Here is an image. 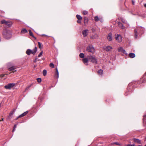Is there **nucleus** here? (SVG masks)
<instances>
[{
  "label": "nucleus",
  "instance_id": "bb28decb",
  "mask_svg": "<svg viewBox=\"0 0 146 146\" xmlns=\"http://www.w3.org/2000/svg\"><path fill=\"white\" fill-rule=\"evenodd\" d=\"M46 73H47V71L46 70H43V75L44 76H45L46 75Z\"/></svg>",
  "mask_w": 146,
  "mask_h": 146
},
{
  "label": "nucleus",
  "instance_id": "412c9836",
  "mask_svg": "<svg viewBox=\"0 0 146 146\" xmlns=\"http://www.w3.org/2000/svg\"><path fill=\"white\" fill-rule=\"evenodd\" d=\"M118 25L120 27H121L122 29H125V27L123 26V25L120 23H118Z\"/></svg>",
  "mask_w": 146,
  "mask_h": 146
},
{
  "label": "nucleus",
  "instance_id": "2f4dec72",
  "mask_svg": "<svg viewBox=\"0 0 146 146\" xmlns=\"http://www.w3.org/2000/svg\"><path fill=\"white\" fill-rule=\"evenodd\" d=\"M111 144L113 145H114V144H116L117 145H120V144L117 142H114V143H111Z\"/></svg>",
  "mask_w": 146,
  "mask_h": 146
},
{
  "label": "nucleus",
  "instance_id": "f3484780",
  "mask_svg": "<svg viewBox=\"0 0 146 146\" xmlns=\"http://www.w3.org/2000/svg\"><path fill=\"white\" fill-rule=\"evenodd\" d=\"M27 31L25 29H22L21 33L22 34H25L27 33Z\"/></svg>",
  "mask_w": 146,
  "mask_h": 146
},
{
  "label": "nucleus",
  "instance_id": "6ab92c4d",
  "mask_svg": "<svg viewBox=\"0 0 146 146\" xmlns=\"http://www.w3.org/2000/svg\"><path fill=\"white\" fill-rule=\"evenodd\" d=\"M89 59L88 58H85L82 60V61L84 63H87L88 62Z\"/></svg>",
  "mask_w": 146,
  "mask_h": 146
},
{
  "label": "nucleus",
  "instance_id": "ea45409f",
  "mask_svg": "<svg viewBox=\"0 0 146 146\" xmlns=\"http://www.w3.org/2000/svg\"><path fill=\"white\" fill-rule=\"evenodd\" d=\"M126 146H135V145L134 144H133V145L128 144V145H127Z\"/></svg>",
  "mask_w": 146,
  "mask_h": 146
},
{
  "label": "nucleus",
  "instance_id": "5701e85b",
  "mask_svg": "<svg viewBox=\"0 0 146 146\" xmlns=\"http://www.w3.org/2000/svg\"><path fill=\"white\" fill-rule=\"evenodd\" d=\"M76 17L78 20H81L82 19V17L79 15H77Z\"/></svg>",
  "mask_w": 146,
  "mask_h": 146
},
{
  "label": "nucleus",
  "instance_id": "49530a36",
  "mask_svg": "<svg viewBox=\"0 0 146 146\" xmlns=\"http://www.w3.org/2000/svg\"><path fill=\"white\" fill-rule=\"evenodd\" d=\"M122 22H123L124 23H125V21H123V20H122Z\"/></svg>",
  "mask_w": 146,
  "mask_h": 146
},
{
  "label": "nucleus",
  "instance_id": "f704fd0d",
  "mask_svg": "<svg viewBox=\"0 0 146 146\" xmlns=\"http://www.w3.org/2000/svg\"><path fill=\"white\" fill-rule=\"evenodd\" d=\"M42 53H43V51H42L38 55V57H40L42 55Z\"/></svg>",
  "mask_w": 146,
  "mask_h": 146
},
{
  "label": "nucleus",
  "instance_id": "473e14b6",
  "mask_svg": "<svg viewBox=\"0 0 146 146\" xmlns=\"http://www.w3.org/2000/svg\"><path fill=\"white\" fill-rule=\"evenodd\" d=\"M95 52V50L94 47H92V53H94Z\"/></svg>",
  "mask_w": 146,
  "mask_h": 146
},
{
  "label": "nucleus",
  "instance_id": "4be33fe9",
  "mask_svg": "<svg viewBox=\"0 0 146 146\" xmlns=\"http://www.w3.org/2000/svg\"><path fill=\"white\" fill-rule=\"evenodd\" d=\"M88 19L87 18L84 17V23L85 24V25H86V23H88Z\"/></svg>",
  "mask_w": 146,
  "mask_h": 146
},
{
  "label": "nucleus",
  "instance_id": "0eeeda50",
  "mask_svg": "<svg viewBox=\"0 0 146 146\" xmlns=\"http://www.w3.org/2000/svg\"><path fill=\"white\" fill-rule=\"evenodd\" d=\"M15 109H14L13 110L11 111L9 113V115L8 116V117L7 118V120H9L11 118L13 117V115L15 112Z\"/></svg>",
  "mask_w": 146,
  "mask_h": 146
},
{
  "label": "nucleus",
  "instance_id": "6e6552de",
  "mask_svg": "<svg viewBox=\"0 0 146 146\" xmlns=\"http://www.w3.org/2000/svg\"><path fill=\"white\" fill-rule=\"evenodd\" d=\"M95 30L92 29V32L93 33L95 31ZM98 37V35L96 33H93V34H92V38L95 39L97 38Z\"/></svg>",
  "mask_w": 146,
  "mask_h": 146
},
{
  "label": "nucleus",
  "instance_id": "cd10ccee",
  "mask_svg": "<svg viewBox=\"0 0 146 146\" xmlns=\"http://www.w3.org/2000/svg\"><path fill=\"white\" fill-rule=\"evenodd\" d=\"M56 78H58V69L57 68H56Z\"/></svg>",
  "mask_w": 146,
  "mask_h": 146
},
{
  "label": "nucleus",
  "instance_id": "f8f14e48",
  "mask_svg": "<svg viewBox=\"0 0 146 146\" xmlns=\"http://www.w3.org/2000/svg\"><path fill=\"white\" fill-rule=\"evenodd\" d=\"M28 112V111H26L21 115H19L18 117H17L16 119L15 120H17L18 118L21 117H23Z\"/></svg>",
  "mask_w": 146,
  "mask_h": 146
},
{
  "label": "nucleus",
  "instance_id": "3c124183",
  "mask_svg": "<svg viewBox=\"0 0 146 146\" xmlns=\"http://www.w3.org/2000/svg\"><path fill=\"white\" fill-rule=\"evenodd\" d=\"M145 146H146V145H145Z\"/></svg>",
  "mask_w": 146,
  "mask_h": 146
},
{
  "label": "nucleus",
  "instance_id": "37998d69",
  "mask_svg": "<svg viewBox=\"0 0 146 146\" xmlns=\"http://www.w3.org/2000/svg\"><path fill=\"white\" fill-rule=\"evenodd\" d=\"M3 121V118H2L1 119V120L0 121Z\"/></svg>",
  "mask_w": 146,
  "mask_h": 146
},
{
  "label": "nucleus",
  "instance_id": "39448f33",
  "mask_svg": "<svg viewBox=\"0 0 146 146\" xmlns=\"http://www.w3.org/2000/svg\"><path fill=\"white\" fill-rule=\"evenodd\" d=\"M1 24H5L6 25L10 27L12 25V23L9 21H6L5 20H3L1 21Z\"/></svg>",
  "mask_w": 146,
  "mask_h": 146
},
{
  "label": "nucleus",
  "instance_id": "1a4fd4ad",
  "mask_svg": "<svg viewBox=\"0 0 146 146\" xmlns=\"http://www.w3.org/2000/svg\"><path fill=\"white\" fill-rule=\"evenodd\" d=\"M112 49V47L110 46H108L104 48V49L106 51H110Z\"/></svg>",
  "mask_w": 146,
  "mask_h": 146
},
{
  "label": "nucleus",
  "instance_id": "423d86ee",
  "mask_svg": "<svg viewBox=\"0 0 146 146\" xmlns=\"http://www.w3.org/2000/svg\"><path fill=\"white\" fill-rule=\"evenodd\" d=\"M117 51L118 52L122 53L125 54L127 55V53L126 51L122 47H119L117 48Z\"/></svg>",
  "mask_w": 146,
  "mask_h": 146
},
{
  "label": "nucleus",
  "instance_id": "f257e3e1",
  "mask_svg": "<svg viewBox=\"0 0 146 146\" xmlns=\"http://www.w3.org/2000/svg\"><path fill=\"white\" fill-rule=\"evenodd\" d=\"M3 34L4 37L7 39L9 38L11 36L10 31L7 30L5 29L4 30Z\"/></svg>",
  "mask_w": 146,
  "mask_h": 146
},
{
  "label": "nucleus",
  "instance_id": "7ed1b4c3",
  "mask_svg": "<svg viewBox=\"0 0 146 146\" xmlns=\"http://www.w3.org/2000/svg\"><path fill=\"white\" fill-rule=\"evenodd\" d=\"M115 38L118 42H121L122 41V37L120 35L117 34H115Z\"/></svg>",
  "mask_w": 146,
  "mask_h": 146
},
{
  "label": "nucleus",
  "instance_id": "a211bd4d",
  "mask_svg": "<svg viewBox=\"0 0 146 146\" xmlns=\"http://www.w3.org/2000/svg\"><path fill=\"white\" fill-rule=\"evenodd\" d=\"M16 69L15 67L14 66H13L8 68V70L10 71H12L15 70Z\"/></svg>",
  "mask_w": 146,
  "mask_h": 146
},
{
  "label": "nucleus",
  "instance_id": "a18cd8bd",
  "mask_svg": "<svg viewBox=\"0 0 146 146\" xmlns=\"http://www.w3.org/2000/svg\"><path fill=\"white\" fill-rule=\"evenodd\" d=\"M132 3L133 5H134V2L133 1H132Z\"/></svg>",
  "mask_w": 146,
  "mask_h": 146
},
{
  "label": "nucleus",
  "instance_id": "79ce46f5",
  "mask_svg": "<svg viewBox=\"0 0 146 146\" xmlns=\"http://www.w3.org/2000/svg\"><path fill=\"white\" fill-rule=\"evenodd\" d=\"M77 22L78 23H81V20H78L77 21Z\"/></svg>",
  "mask_w": 146,
  "mask_h": 146
},
{
  "label": "nucleus",
  "instance_id": "2eb2a0df",
  "mask_svg": "<svg viewBox=\"0 0 146 146\" xmlns=\"http://www.w3.org/2000/svg\"><path fill=\"white\" fill-rule=\"evenodd\" d=\"M92 62L94 64H96L97 62L96 59L94 57H92Z\"/></svg>",
  "mask_w": 146,
  "mask_h": 146
},
{
  "label": "nucleus",
  "instance_id": "a878e982",
  "mask_svg": "<svg viewBox=\"0 0 146 146\" xmlns=\"http://www.w3.org/2000/svg\"><path fill=\"white\" fill-rule=\"evenodd\" d=\"M87 50L88 52H91V48L90 46H89L87 48Z\"/></svg>",
  "mask_w": 146,
  "mask_h": 146
},
{
  "label": "nucleus",
  "instance_id": "b1692460",
  "mask_svg": "<svg viewBox=\"0 0 146 146\" xmlns=\"http://www.w3.org/2000/svg\"><path fill=\"white\" fill-rule=\"evenodd\" d=\"M29 35L30 36H32L33 37H34L35 38V37L34 36H33V33H32L31 31L30 30H29Z\"/></svg>",
  "mask_w": 146,
  "mask_h": 146
},
{
  "label": "nucleus",
  "instance_id": "9b49d317",
  "mask_svg": "<svg viewBox=\"0 0 146 146\" xmlns=\"http://www.w3.org/2000/svg\"><path fill=\"white\" fill-rule=\"evenodd\" d=\"M88 30H85L82 31V34L84 37H86L88 34Z\"/></svg>",
  "mask_w": 146,
  "mask_h": 146
},
{
  "label": "nucleus",
  "instance_id": "7c9ffc66",
  "mask_svg": "<svg viewBox=\"0 0 146 146\" xmlns=\"http://www.w3.org/2000/svg\"><path fill=\"white\" fill-rule=\"evenodd\" d=\"M88 13V12L86 11H83L82 12V13L84 15H87Z\"/></svg>",
  "mask_w": 146,
  "mask_h": 146
},
{
  "label": "nucleus",
  "instance_id": "f03ea898",
  "mask_svg": "<svg viewBox=\"0 0 146 146\" xmlns=\"http://www.w3.org/2000/svg\"><path fill=\"white\" fill-rule=\"evenodd\" d=\"M37 50V48L36 47L33 50L29 49H27L26 51V53L28 55H30L31 54L34 55L36 52Z\"/></svg>",
  "mask_w": 146,
  "mask_h": 146
},
{
  "label": "nucleus",
  "instance_id": "72a5a7b5",
  "mask_svg": "<svg viewBox=\"0 0 146 146\" xmlns=\"http://www.w3.org/2000/svg\"><path fill=\"white\" fill-rule=\"evenodd\" d=\"M37 82L39 83L41 81V79L40 78H37Z\"/></svg>",
  "mask_w": 146,
  "mask_h": 146
},
{
  "label": "nucleus",
  "instance_id": "e433bc0d",
  "mask_svg": "<svg viewBox=\"0 0 146 146\" xmlns=\"http://www.w3.org/2000/svg\"><path fill=\"white\" fill-rule=\"evenodd\" d=\"M31 85H30L29 86H28V87H27L25 90V91H26L27 90H28L29 89V88L31 87Z\"/></svg>",
  "mask_w": 146,
  "mask_h": 146
},
{
  "label": "nucleus",
  "instance_id": "4468645a",
  "mask_svg": "<svg viewBox=\"0 0 146 146\" xmlns=\"http://www.w3.org/2000/svg\"><path fill=\"white\" fill-rule=\"evenodd\" d=\"M129 57L133 58L135 57V55L134 53H131L129 54Z\"/></svg>",
  "mask_w": 146,
  "mask_h": 146
},
{
  "label": "nucleus",
  "instance_id": "dca6fc26",
  "mask_svg": "<svg viewBox=\"0 0 146 146\" xmlns=\"http://www.w3.org/2000/svg\"><path fill=\"white\" fill-rule=\"evenodd\" d=\"M138 31V29L136 30L135 29L134 30V33H135V38H137L138 35L137 33V31Z\"/></svg>",
  "mask_w": 146,
  "mask_h": 146
},
{
  "label": "nucleus",
  "instance_id": "4c0bfd02",
  "mask_svg": "<svg viewBox=\"0 0 146 146\" xmlns=\"http://www.w3.org/2000/svg\"><path fill=\"white\" fill-rule=\"evenodd\" d=\"M37 59H38V58H37V57H35V60L34 61V62H36V61H37Z\"/></svg>",
  "mask_w": 146,
  "mask_h": 146
},
{
  "label": "nucleus",
  "instance_id": "c85d7f7f",
  "mask_svg": "<svg viewBox=\"0 0 146 146\" xmlns=\"http://www.w3.org/2000/svg\"><path fill=\"white\" fill-rule=\"evenodd\" d=\"M52 68H54V65L52 63H51L49 65Z\"/></svg>",
  "mask_w": 146,
  "mask_h": 146
},
{
  "label": "nucleus",
  "instance_id": "8fccbe9b",
  "mask_svg": "<svg viewBox=\"0 0 146 146\" xmlns=\"http://www.w3.org/2000/svg\"><path fill=\"white\" fill-rule=\"evenodd\" d=\"M145 140H146V137L145 138Z\"/></svg>",
  "mask_w": 146,
  "mask_h": 146
},
{
  "label": "nucleus",
  "instance_id": "c9c22d12",
  "mask_svg": "<svg viewBox=\"0 0 146 146\" xmlns=\"http://www.w3.org/2000/svg\"><path fill=\"white\" fill-rule=\"evenodd\" d=\"M38 47H39V48H41V44L40 43V42H38Z\"/></svg>",
  "mask_w": 146,
  "mask_h": 146
},
{
  "label": "nucleus",
  "instance_id": "aec40b11",
  "mask_svg": "<svg viewBox=\"0 0 146 146\" xmlns=\"http://www.w3.org/2000/svg\"><path fill=\"white\" fill-rule=\"evenodd\" d=\"M98 72L99 75H102L103 73V71L102 70L100 69L98 71Z\"/></svg>",
  "mask_w": 146,
  "mask_h": 146
},
{
  "label": "nucleus",
  "instance_id": "9d476101",
  "mask_svg": "<svg viewBox=\"0 0 146 146\" xmlns=\"http://www.w3.org/2000/svg\"><path fill=\"white\" fill-rule=\"evenodd\" d=\"M107 38L108 40L110 41L112 40V37L111 33H110L108 34V35L107 37Z\"/></svg>",
  "mask_w": 146,
  "mask_h": 146
},
{
  "label": "nucleus",
  "instance_id": "09e8293b",
  "mask_svg": "<svg viewBox=\"0 0 146 146\" xmlns=\"http://www.w3.org/2000/svg\"><path fill=\"white\" fill-rule=\"evenodd\" d=\"M138 146H141V145H139Z\"/></svg>",
  "mask_w": 146,
  "mask_h": 146
},
{
  "label": "nucleus",
  "instance_id": "393cba45",
  "mask_svg": "<svg viewBox=\"0 0 146 146\" xmlns=\"http://www.w3.org/2000/svg\"><path fill=\"white\" fill-rule=\"evenodd\" d=\"M79 56L80 58H83L84 56V55L83 53H80L79 54Z\"/></svg>",
  "mask_w": 146,
  "mask_h": 146
},
{
  "label": "nucleus",
  "instance_id": "de8ad7c7",
  "mask_svg": "<svg viewBox=\"0 0 146 146\" xmlns=\"http://www.w3.org/2000/svg\"><path fill=\"white\" fill-rule=\"evenodd\" d=\"M16 70L14 71L13 72H16Z\"/></svg>",
  "mask_w": 146,
  "mask_h": 146
},
{
  "label": "nucleus",
  "instance_id": "c03bdc74",
  "mask_svg": "<svg viewBox=\"0 0 146 146\" xmlns=\"http://www.w3.org/2000/svg\"><path fill=\"white\" fill-rule=\"evenodd\" d=\"M144 6L146 8V3L144 5Z\"/></svg>",
  "mask_w": 146,
  "mask_h": 146
},
{
  "label": "nucleus",
  "instance_id": "20e7f679",
  "mask_svg": "<svg viewBox=\"0 0 146 146\" xmlns=\"http://www.w3.org/2000/svg\"><path fill=\"white\" fill-rule=\"evenodd\" d=\"M15 85V84L14 83H10L5 86L4 87L6 89H11L14 87Z\"/></svg>",
  "mask_w": 146,
  "mask_h": 146
},
{
  "label": "nucleus",
  "instance_id": "c756f323",
  "mask_svg": "<svg viewBox=\"0 0 146 146\" xmlns=\"http://www.w3.org/2000/svg\"><path fill=\"white\" fill-rule=\"evenodd\" d=\"M94 20L96 21H98L99 20V18L97 16L95 17H94Z\"/></svg>",
  "mask_w": 146,
  "mask_h": 146
},
{
  "label": "nucleus",
  "instance_id": "58836bf2",
  "mask_svg": "<svg viewBox=\"0 0 146 146\" xmlns=\"http://www.w3.org/2000/svg\"><path fill=\"white\" fill-rule=\"evenodd\" d=\"M16 127H17V125H14V129H13V132L15 130V128Z\"/></svg>",
  "mask_w": 146,
  "mask_h": 146
},
{
  "label": "nucleus",
  "instance_id": "ddd939ff",
  "mask_svg": "<svg viewBox=\"0 0 146 146\" xmlns=\"http://www.w3.org/2000/svg\"><path fill=\"white\" fill-rule=\"evenodd\" d=\"M132 140H133L136 143H137L141 144V141L138 139H137L136 138H133Z\"/></svg>",
  "mask_w": 146,
  "mask_h": 146
},
{
  "label": "nucleus",
  "instance_id": "a19ab883",
  "mask_svg": "<svg viewBox=\"0 0 146 146\" xmlns=\"http://www.w3.org/2000/svg\"><path fill=\"white\" fill-rule=\"evenodd\" d=\"M0 75L1 76V77L2 78L4 76L5 74H1Z\"/></svg>",
  "mask_w": 146,
  "mask_h": 146
}]
</instances>
